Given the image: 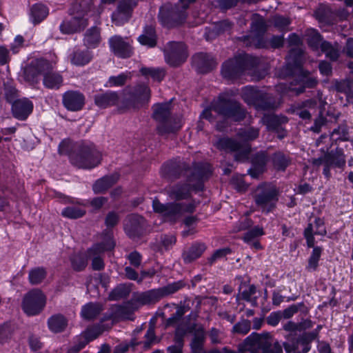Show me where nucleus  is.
Masks as SVG:
<instances>
[{"mask_svg":"<svg viewBox=\"0 0 353 353\" xmlns=\"http://www.w3.org/2000/svg\"><path fill=\"white\" fill-rule=\"evenodd\" d=\"M118 100V95L114 92H107L94 96V103L101 108H106L109 106L114 105L117 103Z\"/></svg>","mask_w":353,"mask_h":353,"instance_id":"473e14b6","label":"nucleus"},{"mask_svg":"<svg viewBox=\"0 0 353 353\" xmlns=\"http://www.w3.org/2000/svg\"><path fill=\"white\" fill-rule=\"evenodd\" d=\"M261 122L266 126L268 131L274 132L279 139H282L288 134L283 125L288 122V119L284 115L265 114L261 118Z\"/></svg>","mask_w":353,"mask_h":353,"instance_id":"a211bd4d","label":"nucleus"},{"mask_svg":"<svg viewBox=\"0 0 353 353\" xmlns=\"http://www.w3.org/2000/svg\"><path fill=\"white\" fill-rule=\"evenodd\" d=\"M109 45L112 52L120 58H128L133 52L130 41L121 36L114 35L110 38Z\"/></svg>","mask_w":353,"mask_h":353,"instance_id":"412c9836","label":"nucleus"},{"mask_svg":"<svg viewBox=\"0 0 353 353\" xmlns=\"http://www.w3.org/2000/svg\"><path fill=\"white\" fill-rule=\"evenodd\" d=\"M145 225V219L137 214H130L124 221V230L130 238H135L141 235Z\"/></svg>","mask_w":353,"mask_h":353,"instance_id":"4be33fe9","label":"nucleus"},{"mask_svg":"<svg viewBox=\"0 0 353 353\" xmlns=\"http://www.w3.org/2000/svg\"><path fill=\"white\" fill-rule=\"evenodd\" d=\"M139 42L150 48L154 46V27L152 25L144 28L143 33L138 37Z\"/></svg>","mask_w":353,"mask_h":353,"instance_id":"c03bdc74","label":"nucleus"},{"mask_svg":"<svg viewBox=\"0 0 353 353\" xmlns=\"http://www.w3.org/2000/svg\"><path fill=\"white\" fill-rule=\"evenodd\" d=\"M85 214V209L81 207L69 206L63 209L61 215L68 219H78Z\"/></svg>","mask_w":353,"mask_h":353,"instance_id":"864d4df0","label":"nucleus"},{"mask_svg":"<svg viewBox=\"0 0 353 353\" xmlns=\"http://www.w3.org/2000/svg\"><path fill=\"white\" fill-rule=\"evenodd\" d=\"M115 243L110 234L107 235L103 242L94 245L88 250V257L92 259V266L95 270L103 268L104 263L101 254L105 251L112 250Z\"/></svg>","mask_w":353,"mask_h":353,"instance_id":"4468645a","label":"nucleus"},{"mask_svg":"<svg viewBox=\"0 0 353 353\" xmlns=\"http://www.w3.org/2000/svg\"><path fill=\"white\" fill-rule=\"evenodd\" d=\"M313 250L312 254L308 259V263L306 266V269L309 272H312L316 270L319 266V261L320 260L321 253H322V248L319 246L312 247Z\"/></svg>","mask_w":353,"mask_h":353,"instance_id":"09e8293b","label":"nucleus"},{"mask_svg":"<svg viewBox=\"0 0 353 353\" xmlns=\"http://www.w3.org/2000/svg\"><path fill=\"white\" fill-rule=\"evenodd\" d=\"M130 290L129 285L125 284L119 285L110 292L109 298L110 300H119L125 298L130 294Z\"/></svg>","mask_w":353,"mask_h":353,"instance_id":"4d7b16f0","label":"nucleus"},{"mask_svg":"<svg viewBox=\"0 0 353 353\" xmlns=\"http://www.w3.org/2000/svg\"><path fill=\"white\" fill-rule=\"evenodd\" d=\"M46 298L44 294L38 289L28 292L23 297L22 309L28 316L39 314L44 308Z\"/></svg>","mask_w":353,"mask_h":353,"instance_id":"9b49d317","label":"nucleus"},{"mask_svg":"<svg viewBox=\"0 0 353 353\" xmlns=\"http://www.w3.org/2000/svg\"><path fill=\"white\" fill-rule=\"evenodd\" d=\"M90 2L88 0H75L69 10L70 19H64L59 26L61 33L65 34L80 32L88 25L85 18L90 12Z\"/></svg>","mask_w":353,"mask_h":353,"instance_id":"39448f33","label":"nucleus"},{"mask_svg":"<svg viewBox=\"0 0 353 353\" xmlns=\"http://www.w3.org/2000/svg\"><path fill=\"white\" fill-rule=\"evenodd\" d=\"M321 51L325 54L326 57L332 61H336L339 57V50L334 47L328 41H323L321 45Z\"/></svg>","mask_w":353,"mask_h":353,"instance_id":"5fc2aeb1","label":"nucleus"},{"mask_svg":"<svg viewBox=\"0 0 353 353\" xmlns=\"http://www.w3.org/2000/svg\"><path fill=\"white\" fill-rule=\"evenodd\" d=\"M277 106L274 97L269 93L263 92L262 97L259 99L255 108L257 110H270L276 109Z\"/></svg>","mask_w":353,"mask_h":353,"instance_id":"ea45409f","label":"nucleus"},{"mask_svg":"<svg viewBox=\"0 0 353 353\" xmlns=\"http://www.w3.org/2000/svg\"><path fill=\"white\" fill-rule=\"evenodd\" d=\"M259 129L254 127L239 128L236 136L243 143L228 137L219 139L216 143V148L220 150L226 152H237L234 156L236 161H243L248 158L251 151L249 142L256 139L259 136Z\"/></svg>","mask_w":353,"mask_h":353,"instance_id":"20e7f679","label":"nucleus"},{"mask_svg":"<svg viewBox=\"0 0 353 353\" xmlns=\"http://www.w3.org/2000/svg\"><path fill=\"white\" fill-rule=\"evenodd\" d=\"M151 97V91L145 85H138L128 90H126L125 99L128 103L134 107H139L147 103Z\"/></svg>","mask_w":353,"mask_h":353,"instance_id":"6ab92c4d","label":"nucleus"},{"mask_svg":"<svg viewBox=\"0 0 353 353\" xmlns=\"http://www.w3.org/2000/svg\"><path fill=\"white\" fill-rule=\"evenodd\" d=\"M316 105V100L308 99L295 104L293 106V112L303 120H310L311 118L310 110L314 109Z\"/></svg>","mask_w":353,"mask_h":353,"instance_id":"c85d7f7f","label":"nucleus"},{"mask_svg":"<svg viewBox=\"0 0 353 353\" xmlns=\"http://www.w3.org/2000/svg\"><path fill=\"white\" fill-rule=\"evenodd\" d=\"M270 159L274 168L277 171H285L291 163L290 155L281 151L272 154Z\"/></svg>","mask_w":353,"mask_h":353,"instance_id":"72a5a7b5","label":"nucleus"},{"mask_svg":"<svg viewBox=\"0 0 353 353\" xmlns=\"http://www.w3.org/2000/svg\"><path fill=\"white\" fill-rule=\"evenodd\" d=\"M119 175L117 173L105 176L98 179L93 185L92 189L94 193L99 194L105 192L111 186L117 182Z\"/></svg>","mask_w":353,"mask_h":353,"instance_id":"2f4dec72","label":"nucleus"},{"mask_svg":"<svg viewBox=\"0 0 353 353\" xmlns=\"http://www.w3.org/2000/svg\"><path fill=\"white\" fill-rule=\"evenodd\" d=\"M101 41L100 30L97 27L88 29L84 36V44L90 48H97Z\"/></svg>","mask_w":353,"mask_h":353,"instance_id":"a19ab883","label":"nucleus"},{"mask_svg":"<svg viewBox=\"0 0 353 353\" xmlns=\"http://www.w3.org/2000/svg\"><path fill=\"white\" fill-rule=\"evenodd\" d=\"M192 63L199 73H208L217 65V62L212 54L199 52L192 57Z\"/></svg>","mask_w":353,"mask_h":353,"instance_id":"5701e85b","label":"nucleus"},{"mask_svg":"<svg viewBox=\"0 0 353 353\" xmlns=\"http://www.w3.org/2000/svg\"><path fill=\"white\" fill-rule=\"evenodd\" d=\"M156 122H158V131L161 134L174 132L178 130L170 116V103H156Z\"/></svg>","mask_w":353,"mask_h":353,"instance_id":"f8f14e48","label":"nucleus"},{"mask_svg":"<svg viewBox=\"0 0 353 353\" xmlns=\"http://www.w3.org/2000/svg\"><path fill=\"white\" fill-rule=\"evenodd\" d=\"M212 108L219 114L234 121H243L247 114L239 102L225 94L219 95L218 99L212 103Z\"/></svg>","mask_w":353,"mask_h":353,"instance_id":"6e6552de","label":"nucleus"},{"mask_svg":"<svg viewBox=\"0 0 353 353\" xmlns=\"http://www.w3.org/2000/svg\"><path fill=\"white\" fill-rule=\"evenodd\" d=\"M101 155L97 150L81 151L70 157L71 163L79 168L91 169L97 166L101 161Z\"/></svg>","mask_w":353,"mask_h":353,"instance_id":"f3484780","label":"nucleus"},{"mask_svg":"<svg viewBox=\"0 0 353 353\" xmlns=\"http://www.w3.org/2000/svg\"><path fill=\"white\" fill-rule=\"evenodd\" d=\"M279 191L272 183H261L256 186L253 193L256 206L263 213L268 214L276 207Z\"/></svg>","mask_w":353,"mask_h":353,"instance_id":"423d86ee","label":"nucleus"},{"mask_svg":"<svg viewBox=\"0 0 353 353\" xmlns=\"http://www.w3.org/2000/svg\"><path fill=\"white\" fill-rule=\"evenodd\" d=\"M316 81L314 79H307L305 81H301L298 84L290 83L289 86V90L293 91L296 93V95L303 93L305 88H313L316 85Z\"/></svg>","mask_w":353,"mask_h":353,"instance_id":"6e6d98bb","label":"nucleus"},{"mask_svg":"<svg viewBox=\"0 0 353 353\" xmlns=\"http://www.w3.org/2000/svg\"><path fill=\"white\" fill-rule=\"evenodd\" d=\"M103 310L101 304L97 303H89L84 305L81 311V316L86 320H91L96 318Z\"/></svg>","mask_w":353,"mask_h":353,"instance_id":"79ce46f5","label":"nucleus"},{"mask_svg":"<svg viewBox=\"0 0 353 353\" xmlns=\"http://www.w3.org/2000/svg\"><path fill=\"white\" fill-rule=\"evenodd\" d=\"M324 158L328 161L332 165L339 168H343L345 165V155L344 151L341 148H336L334 150H332Z\"/></svg>","mask_w":353,"mask_h":353,"instance_id":"c9c22d12","label":"nucleus"},{"mask_svg":"<svg viewBox=\"0 0 353 353\" xmlns=\"http://www.w3.org/2000/svg\"><path fill=\"white\" fill-rule=\"evenodd\" d=\"M269 157L267 152L260 151L252 158V168L248 170V174L252 178L257 179L265 170V166Z\"/></svg>","mask_w":353,"mask_h":353,"instance_id":"a878e982","label":"nucleus"},{"mask_svg":"<svg viewBox=\"0 0 353 353\" xmlns=\"http://www.w3.org/2000/svg\"><path fill=\"white\" fill-rule=\"evenodd\" d=\"M49 8L42 3H36L33 4L30 9V21L37 25L45 20L49 14Z\"/></svg>","mask_w":353,"mask_h":353,"instance_id":"cd10ccee","label":"nucleus"},{"mask_svg":"<svg viewBox=\"0 0 353 353\" xmlns=\"http://www.w3.org/2000/svg\"><path fill=\"white\" fill-rule=\"evenodd\" d=\"M68 320L61 314H54L48 319V329L53 333H59L65 330Z\"/></svg>","mask_w":353,"mask_h":353,"instance_id":"f704fd0d","label":"nucleus"},{"mask_svg":"<svg viewBox=\"0 0 353 353\" xmlns=\"http://www.w3.org/2000/svg\"><path fill=\"white\" fill-rule=\"evenodd\" d=\"M241 343L245 352L260 353L262 349H266L272 344L271 336L268 332H252Z\"/></svg>","mask_w":353,"mask_h":353,"instance_id":"ddd939ff","label":"nucleus"},{"mask_svg":"<svg viewBox=\"0 0 353 353\" xmlns=\"http://www.w3.org/2000/svg\"><path fill=\"white\" fill-rule=\"evenodd\" d=\"M199 202L191 200L188 203H171L164 206L156 200V212H163V215H159L157 218L162 221L163 216L166 220L175 221L185 213H193Z\"/></svg>","mask_w":353,"mask_h":353,"instance_id":"1a4fd4ad","label":"nucleus"},{"mask_svg":"<svg viewBox=\"0 0 353 353\" xmlns=\"http://www.w3.org/2000/svg\"><path fill=\"white\" fill-rule=\"evenodd\" d=\"M303 307H304L303 302H301L297 304H292L281 312L282 316L284 319H289L296 314Z\"/></svg>","mask_w":353,"mask_h":353,"instance_id":"69168bd1","label":"nucleus"},{"mask_svg":"<svg viewBox=\"0 0 353 353\" xmlns=\"http://www.w3.org/2000/svg\"><path fill=\"white\" fill-rule=\"evenodd\" d=\"M264 231L262 227L259 225L254 227L245 233L243 239L245 243H250L259 236H263Z\"/></svg>","mask_w":353,"mask_h":353,"instance_id":"680f3d73","label":"nucleus"},{"mask_svg":"<svg viewBox=\"0 0 353 353\" xmlns=\"http://www.w3.org/2000/svg\"><path fill=\"white\" fill-rule=\"evenodd\" d=\"M47 271L44 268L37 267L30 270L28 279L32 285L41 283L46 277Z\"/></svg>","mask_w":353,"mask_h":353,"instance_id":"de8ad7c7","label":"nucleus"},{"mask_svg":"<svg viewBox=\"0 0 353 353\" xmlns=\"http://www.w3.org/2000/svg\"><path fill=\"white\" fill-rule=\"evenodd\" d=\"M15 330V325L12 322H5L0 325V344L8 343Z\"/></svg>","mask_w":353,"mask_h":353,"instance_id":"a18cd8bd","label":"nucleus"},{"mask_svg":"<svg viewBox=\"0 0 353 353\" xmlns=\"http://www.w3.org/2000/svg\"><path fill=\"white\" fill-rule=\"evenodd\" d=\"M71 264L72 268L76 271H81L88 263V254L78 253L72 256Z\"/></svg>","mask_w":353,"mask_h":353,"instance_id":"8fccbe9b","label":"nucleus"},{"mask_svg":"<svg viewBox=\"0 0 353 353\" xmlns=\"http://www.w3.org/2000/svg\"><path fill=\"white\" fill-rule=\"evenodd\" d=\"M232 250L228 248H224L216 250L213 254L208 259V262L210 264L214 263L216 261L222 259L227 255L231 254Z\"/></svg>","mask_w":353,"mask_h":353,"instance_id":"774afa93","label":"nucleus"},{"mask_svg":"<svg viewBox=\"0 0 353 353\" xmlns=\"http://www.w3.org/2000/svg\"><path fill=\"white\" fill-rule=\"evenodd\" d=\"M57 62L55 54H50L49 59L41 58L33 61L25 70V79L34 85L39 81V75H43V84L45 88L57 90L63 84L62 76L53 69Z\"/></svg>","mask_w":353,"mask_h":353,"instance_id":"f257e3e1","label":"nucleus"},{"mask_svg":"<svg viewBox=\"0 0 353 353\" xmlns=\"http://www.w3.org/2000/svg\"><path fill=\"white\" fill-rule=\"evenodd\" d=\"M324 221L320 219H315L313 223L307 225L304 231V236L308 247H314L315 244L314 235L324 236L326 234Z\"/></svg>","mask_w":353,"mask_h":353,"instance_id":"393cba45","label":"nucleus"},{"mask_svg":"<svg viewBox=\"0 0 353 353\" xmlns=\"http://www.w3.org/2000/svg\"><path fill=\"white\" fill-rule=\"evenodd\" d=\"M92 52L86 50H77L70 57L71 63L77 66H83L89 63L92 59Z\"/></svg>","mask_w":353,"mask_h":353,"instance_id":"e433bc0d","label":"nucleus"},{"mask_svg":"<svg viewBox=\"0 0 353 353\" xmlns=\"http://www.w3.org/2000/svg\"><path fill=\"white\" fill-rule=\"evenodd\" d=\"M259 68V58L248 54H241L223 62L221 73L223 79L230 81H234L245 74L259 80L264 77V74L256 75V70Z\"/></svg>","mask_w":353,"mask_h":353,"instance_id":"f03ea898","label":"nucleus"},{"mask_svg":"<svg viewBox=\"0 0 353 353\" xmlns=\"http://www.w3.org/2000/svg\"><path fill=\"white\" fill-rule=\"evenodd\" d=\"M262 93L263 91L256 87L247 85L242 88L241 98L248 105L255 108L259 99L262 97Z\"/></svg>","mask_w":353,"mask_h":353,"instance_id":"c756f323","label":"nucleus"},{"mask_svg":"<svg viewBox=\"0 0 353 353\" xmlns=\"http://www.w3.org/2000/svg\"><path fill=\"white\" fill-rule=\"evenodd\" d=\"M251 329V322L247 319H242L232 327V332L242 335L247 334Z\"/></svg>","mask_w":353,"mask_h":353,"instance_id":"052dcab7","label":"nucleus"},{"mask_svg":"<svg viewBox=\"0 0 353 353\" xmlns=\"http://www.w3.org/2000/svg\"><path fill=\"white\" fill-rule=\"evenodd\" d=\"M112 325L111 323L109 325H105L103 324H98L94 325L91 327L88 328L82 334L86 337L89 342L97 339L99 335H101L105 330L109 329Z\"/></svg>","mask_w":353,"mask_h":353,"instance_id":"49530a36","label":"nucleus"},{"mask_svg":"<svg viewBox=\"0 0 353 353\" xmlns=\"http://www.w3.org/2000/svg\"><path fill=\"white\" fill-rule=\"evenodd\" d=\"M139 0H119L116 10L112 13V21L117 26L128 22Z\"/></svg>","mask_w":353,"mask_h":353,"instance_id":"dca6fc26","label":"nucleus"},{"mask_svg":"<svg viewBox=\"0 0 353 353\" xmlns=\"http://www.w3.org/2000/svg\"><path fill=\"white\" fill-rule=\"evenodd\" d=\"M164 52L166 62L172 66L181 65L188 56L186 46L183 42H168Z\"/></svg>","mask_w":353,"mask_h":353,"instance_id":"2eb2a0df","label":"nucleus"},{"mask_svg":"<svg viewBox=\"0 0 353 353\" xmlns=\"http://www.w3.org/2000/svg\"><path fill=\"white\" fill-rule=\"evenodd\" d=\"M193 302L190 299L186 298L183 301H181L176 307L174 315L167 320V325H171L177 320L180 319L182 316L191 309V305Z\"/></svg>","mask_w":353,"mask_h":353,"instance_id":"37998d69","label":"nucleus"},{"mask_svg":"<svg viewBox=\"0 0 353 353\" xmlns=\"http://www.w3.org/2000/svg\"><path fill=\"white\" fill-rule=\"evenodd\" d=\"M267 30L265 20L260 16L255 17L250 26V34L240 38L247 46H254L256 48H268V41L263 35Z\"/></svg>","mask_w":353,"mask_h":353,"instance_id":"9d476101","label":"nucleus"},{"mask_svg":"<svg viewBox=\"0 0 353 353\" xmlns=\"http://www.w3.org/2000/svg\"><path fill=\"white\" fill-rule=\"evenodd\" d=\"M128 74L127 73H121L118 76H112L109 78L108 84L110 87L113 86H121L125 84Z\"/></svg>","mask_w":353,"mask_h":353,"instance_id":"338daca9","label":"nucleus"},{"mask_svg":"<svg viewBox=\"0 0 353 353\" xmlns=\"http://www.w3.org/2000/svg\"><path fill=\"white\" fill-rule=\"evenodd\" d=\"M33 107V103L29 99H19L12 104V114L17 119L24 121L32 113Z\"/></svg>","mask_w":353,"mask_h":353,"instance_id":"b1692460","label":"nucleus"},{"mask_svg":"<svg viewBox=\"0 0 353 353\" xmlns=\"http://www.w3.org/2000/svg\"><path fill=\"white\" fill-rule=\"evenodd\" d=\"M288 42L289 46L293 48L290 50L286 63L281 71L280 76L283 78L293 76L296 72H301L303 61V50L299 48L302 44L300 37L294 33L290 34Z\"/></svg>","mask_w":353,"mask_h":353,"instance_id":"0eeeda50","label":"nucleus"},{"mask_svg":"<svg viewBox=\"0 0 353 353\" xmlns=\"http://www.w3.org/2000/svg\"><path fill=\"white\" fill-rule=\"evenodd\" d=\"M307 42L308 46L313 50H317L321 48L322 37L321 34L314 29L308 30L307 32Z\"/></svg>","mask_w":353,"mask_h":353,"instance_id":"603ef678","label":"nucleus"},{"mask_svg":"<svg viewBox=\"0 0 353 353\" xmlns=\"http://www.w3.org/2000/svg\"><path fill=\"white\" fill-rule=\"evenodd\" d=\"M194 0H179L177 4L176 5V11L175 13L178 15V21L176 22L177 24L182 23L185 18L186 13L185 10L189 7V5L193 3Z\"/></svg>","mask_w":353,"mask_h":353,"instance_id":"3c124183","label":"nucleus"},{"mask_svg":"<svg viewBox=\"0 0 353 353\" xmlns=\"http://www.w3.org/2000/svg\"><path fill=\"white\" fill-rule=\"evenodd\" d=\"M88 343L89 340L81 334L74 339V345L68 349L67 353H77L83 349Z\"/></svg>","mask_w":353,"mask_h":353,"instance_id":"bf43d9fd","label":"nucleus"},{"mask_svg":"<svg viewBox=\"0 0 353 353\" xmlns=\"http://www.w3.org/2000/svg\"><path fill=\"white\" fill-rule=\"evenodd\" d=\"M138 309L136 303L132 301L124 303L122 305H114L111 307L108 319H112V323L120 320H133L134 312Z\"/></svg>","mask_w":353,"mask_h":353,"instance_id":"aec40b11","label":"nucleus"},{"mask_svg":"<svg viewBox=\"0 0 353 353\" xmlns=\"http://www.w3.org/2000/svg\"><path fill=\"white\" fill-rule=\"evenodd\" d=\"M211 172V166L208 163H199L194 165L185 183H176L170 188V197L176 201L189 199L192 190L199 191L203 189V180L208 178Z\"/></svg>","mask_w":353,"mask_h":353,"instance_id":"7ed1b4c3","label":"nucleus"},{"mask_svg":"<svg viewBox=\"0 0 353 353\" xmlns=\"http://www.w3.org/2000/svg\"><path fill=\"white\" fill-rule=\"evenodd\" d=\"M154 299V292L150 290L140 294H138L132 302L136 303L139 307V305H146L150 303Z\"/></svg>","mask_w":353,"mask_h":353,"instance_id":"e2e57ef3","label":"nucleus"},{"mask_svg":"<svg viewBox=\"0 0 353 353\" xmlns=\"http://www.w3.org/2000/svg\"><path fill=\"white\" fill-rule=\"evenodd\" d=\"M205 340V332L203 327L195 330L193 338L190 343V348L192 353H206L204 349Z\"/></svg>","mask_w":353,"mask_h":353,"instance_id":"7c9ffc66","label":"nucleus"},{"mask_svg":"<svg viewBox=\"0 0 353 353\" xmlns=\"http://www.w3.org/2000/svg\"><path fill=\"white\" fill-rule=\"evenodd\" d=\"M206 246L204 243H194L188 251L183 252V259L185 263H190L199 258L205 250Z\"/></svg>","mask_w":353,"mask_h":353,"instance_id":"4c0bfd02","label":"nucleus"},{"mask_svg":"<svg viewBox=\"0 0 353 353\" xmlns=\"http://www.w3.org/2000/svg\"><path fill=\"white\" fill-rule=\"evenodd\" d=\"M185 286V283L182 281H177L168 284L165 286L156 290V299L172 294Z\"/></svg>","mask_w":353,"mask_h":353,"instance_id":"58836bf2","label":"nucleus"},{"mask_svg":"<svg viewBox=\"0 0 353 353\" xmlns=\"http://www.w3.org/2000/svg\"><path fill=\"white\" fill-rule=\"evenodd\" d=\"M84 96L77 91H69L63 95V103L70 111H79L84 105Z\"/></svg>","mask_w":353,"mask_h":353,"instance_id":"bb28decb","label":"nucleus"},{"mask_svg":"<svg viewBox=\"0 0 353 353\" xmlns=\"http://www.w3.org/2000/svg\"><path fill=\"white\" fill-rule=\"evenodd\" d=\"M348 128L347 125L341 124L333 130L331 134V139L335 141H348Z\"/></svg>","mask_w":353,"mask_h":353,"instance_id":"13d9d810","label":"nucleus"},{"mask_svg":"<svg viewBox=\"0 0 353 353\" xmlns=\"http://www.w3.org/2000/svg\"><path fill=\"white\" fill-rule=\"evenodd\" d=\"M290 23V20L288 17L281 15H276L273 17L274 26L281 31H288V26Z\"/></svg>","mask_w":353,"mask_h":353,"instance_id":"0e129e2a","label":"nucleus"}]
</instances>
